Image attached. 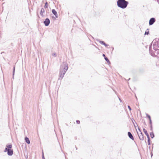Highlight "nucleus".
Segmentation results:
<instances>
[{"label":"nucleus","mask_w":159,"mask_h":159,"mask_svg":"<svg viewBox=\"0 0 159 159\" xmlns=\"http://www.w3.org/2000/svg\"><path fill=\"white\" fill-rule=\"evenodd\" d=\"M15 66H13V72H12V75H13V77L14 75L15 74Z\"/></svg>","instance_id":"obj_14"},{"label":"nucleus","mask_w":159,"mask_h":159,"mask_svg":"<svg viewBox=\"0 0 159 159\" xmlns=\"http://www.w3.org/2000/svg\"><path fill=\"white\" fill-rule=\"evenodd\" d=\"M103 45H104L105 47H107L109 45L108 44H107L105 43Z\"/></svg>","instance_id":"obj_28"},{"label":"nucleus","mask_w":159,"mask_h":159,"mask_svg":"<svg viewBox=\"0 0 159 159\" xmlns=\"http://www.w3.org/2000/svg\"><path fill=\"white\" fill-rule=\"evenodd\" d=\"M136 125H138L136 123Z\"/></svg>","instance_id":"obj_36"},{"label":"nucleus","mask_w":159,"mask_h":159,"mask_svg":"<svg viewBox=\"0 0 159 159\" xmlns=\"http://www.w3.org/2000/svg\"><path fill=\"white\" fill-rule=\"evenodd\" d=\"M149 123L150 125H152V121L151 120H149Z\"/></svg>","instance_id":"obj_22"},{"label":"nucleus","mask_w":159,"mask_h":159,"mask_svg":"<svg viewBox=\"0 0 159 159\" xmlns=\"http://www.w3.org/2000/svg\"><path fill=\"white\" fill-rule=\"evenodd\" d=\"M143 132H144L145 134L146 135L147 138H148L149 137V136L147 132V130L144 128L143 129Z\"/></svg>","instance_id":"obj_11"},{"label":"nucleus","mask_w":159,"mask_h":159,"mask_svg":"<svg viewBox=\"0 0 159 159\" xmlns=\"http://www.w3.org/2000/svg\"><path fill=\"white\" fill-rule=\"evenodd\" d=\"M52 12L55 15L56 18H58V16L57 11L54 9H52Z\"/></svg>","instance_id":"obj_8"},{"label":"nucleus","mask_w":159,"mask_h":159,"mask_svg":"<svg viewBox=\"0 0 159 159\" xmlns=\"http://www.w3.org/2000/svg\"><path fill=\"white\" fill-rule=\"evenodd\" d=\"M102 56L104 57V59L107 61V62L108 64H110L111 63V62L109 61V60L108 59V58L104 54H102Z\"/></svg>","instance_id":"obj_9"},{"label":"nucleus","mask_w":159,"mask_h":159,"mask_svg":"<svg viewBox=\"0 0 159 159\" xmlns=\"http://www.w3.org/2000/svg\"><path fill=\"white\" fill-rule=\"evenodd\" d=\"M131 120H132V121L133 123V124H134V121H135V120H134L133 118H132L131 119Z\"/></svg>","instance_id":"obj_25"},{"label":"nucleus","mask_w":159,"mask_h":159,"mask_svg":"<svg viewBox=\"0 0 159 159\" xmlns=\"http://www.w3.org/2000/svg\"><path fill=\"white\" fill-rule=\"evenodd\" d=\"M137 133L139 137V139L141 140H144V137L143 134L142 132L140 133V134H139L138 131H137Z\"/></svg>","instance_id":"obj_6"},{"label":"nucleus","mask_w":159,"mask_h":159,"mask_svg":"<svg viewBox=\"0 0 159 159\" xmlns=\"http://www.w3.org/2000/svg\"><path fill=\"white\" fill-rule=\"evenodd\" d=\"M144 124L145 125H146V123H145V121H144Z\"/></svg>","instance_id":"obj_32"},{"label":"nucleus","mask_w":159,"mask_h":159,"mask_svg":"<svg viewBox=\"0 0 159 159\" xmlns=\"http://www.w3.org/2000/svg\"><path fill=\"white\" fill-rule=\"evenodd\" d=\"M52 56L56 57L57 56V55L56 53H53Z\"/></svg>","instance_id":"obj_26"},{"label":"nucleus","mask_w":159,"mask_h":159,"mask_svg":"<svg viewBox=\"0 0 159 159\" xmlns=\"http://www.w3.org/2000/svg\"><path fill=\"white\" fill-rule=\"evenodd\" d=\"M149 34V31L146 30L145 33L144 35H148Z\"/></svg>","instance_id":"obj_19"},{"label":"nucleus","mask_w":159,"mask_h":159,"mask_svg":"<svg viewBox=\"0 0 159 159\" xmlns=\"http://www.w3.org/2000/svg\"><path fill=\"white\" fill-rule=\"evenodd\" d=\"M154 44H153V47H154ZM153 49H154V50L155 51H157V49H155V48H154V47H153Z\"/></svg>","instance_id":"obj_31"},{"label":"nucleus","mask_w":159,"mask_h":159,"mask_svg":"<svg viewBox=\"0 0 159 159\" xmlns=\"http://www.w3.org/2000/svg\"><path fill=\"white\" fill-rule=\"evenodd\" d=\"M150 135L151 136V138L152 139H153L155 137L154 134V133H153V132L152 131V132H151L150 133Z\"/></svg>","instance_id":"obj_13"},{"label":"nucleus","mask_w":159,"mask_h":159,"mask_svg":"<svg viewBox=\"0 0 159 159\" xmlns=\"http://www.w3.org/2000/svg\"><path fill=\"white\" fill-rule=\"evenodd\" d=\"M152 155H153L152 153V152L151 154V157H152Z\"/></svg>","instance_id":"obj_33"},{"label":"nucleus","mask_w":159,"mask_h":159,"mask_svg":"<svg viewBox=\"0 0 159 159\" xmlns=\"http://www.w3.org/2000/svg\"><path fill=\"white\" fill-rule=\"evenodd\" d=\"M45 12V10L43 8H42L41 9V11L40 12V14L42 17H43V13Z\"/></svg>","instance_id":"obj_10"},{"label":"nucleus","mask_w":159,"mask_h":159,"mask_svg":"<svg viewBox=\"0 0 159 159\" xmlns=\"http://www.w3.org/2000/svg\"><path fill=\"white\" fill-rule=\"evenodd\" d=\"M42 159H45L44 157V154L43 152H42Z\"/></svg>","instance_id":"obj_24"},{"label":"nucleus","mask_w":159,"mask_h":159,"mask_svg":"<svg viewBox=\"0 0 159 159\" xmlns=\"http://www.w3.org/2000/svg\"><path fill=\"white\" fill-rule=\"evenodd\" d=\"M25 142L28 144H29L30 143V140L27 137H25Z\"/></svg>","instance_id":"obj_12"},{"label":"nucleus","mask_w":159,"mask_h":159,"mask_svg":"<svg viewBox=\"0 0 159 159\" xmlns=\"http://www.w3.org/2000/svg\"><path fill=\"white\" fill-rule=\"evenodd\" d=\"M150 130L151 131H153V127H152V125H150Z\"/></svg>","instance_id":"obj_20"},{"label":"nucleus","mask_w":159,"mask_h":159,"mask_svg":"<svg viewBox=\"0 0 159 159\" xmlns=\"http://www.w3.org/2000/svg\"><path fill=\"white\" fill-rule=\"evenodd\" d=\"M147 30H148V29H147Z\"/></svg>","instance_id":"obj_37"},{"label":"nucleus","mask_w":159,"mask_h":159,"mask_svg":"<svg viewBox=\"0 0 159 159\" xmlns=\"http://www.w3.org/2000/svg\"><path fill=\"white\" fill-rule=\"evenodd\" d=\"M117 2L118 7L122 9L126 8L129 4L128 2L125 0H118Z\"/></svg>","instance_id":"obj_2"},{"label":"nucleus","mask_w":159,"mask_h":159,"mask_svg":"<svg viewBox=\"0 0 159 159\" xmlns=\"http://www.w3.org/2000/svg\"><path fill=\"white\" fill-rule=\"evenodd\" d=\"M146 116L149 119V120H151L150 116L148 114H146Z\"/></svg>","instance_id":"obj_18"},{"label":"nucleus","mask_w":159,"mask_h":159,"mask_svg":"<svg viewBox=\"0 0 159 159\" xmlns=\"http://www.w3.org/2000/svg\"><path fill=\"white\" fill-rule=\"evenodd\" d=\"M76 122L78 124H80V121L79 120H77Z\"/></svg>","instance_id":"obj_27"},{"label":"nucleus","mask_w":159,"mask_h":159,"mask_svg":"<svg viewBox=\"0 0 159 159\" xmlns=\"http://www.w3.org/2000/svg\"><path fill=\"white\" fill-rule=\"evenodd\" d=\"M99 43L101 44L104 45V43L105 42L103 41H100Z\"/></svg>","instance_id":"obj_21"},{"label":"nucleus","mask_w":159,"mask_h":159,"mask_svg":"<svg viewBox=\"0 0 159 159\" xmlns=\"http://www.w3.org/2000/svg\"><path fill=\"white\" fill-rule=\"evenodd\" d=\"M68 69L67 66H61L59 72V78L58 80H61L65 74Z\"/></svg>","instance_id":"obj_1"},{"label":"nucleus","mask_w":159,"mask_h":159,"mask_svg":"<svg viewBox=\"0 0 159 159\" xmlns=\"http://www.w3.org/2000/svg\"><path fill=\"white\" fill-rule=\"evenodd\" d=\"M134 127L135 128V129H136V130H137V129H136V126L134 124Z\"/></svg>","instance_id":"obj_30"},{"label":"nucleus","mask_w":159,"mask_h":159,"mask_svg":"<svg viewBox=\"0 0 159 159\" xmlns=\"http://www.w3.org/2000/svg\"><path fill=\"white\" fill-rule=\"evenodd\" d=\"M151 49H152V46H151V45H150V46L149 47V52L151 54L152 53V50Z\"/></svg>","instance_id":"obj_17"},{"label":"nucleus","mask_w":159,"mask_h":159,"mask_svg":"<svg viewBox=\"0 0 159 159\" xmlns=\"http://www.w3.org/2000/svg\"><path fill=\"white\" fill-rule=\"evenodd\" d=\"M156 21L155 19L154 18H151L149 21V25H153Z\"/></svg>","instance_id":"obj_5"},{"label":"nucleus","mask_w":159,"mask_h":159,"mask_svg":"<svg viewBox=\"0 0 159 159\" xmlns=\"http://www.w3.org/2000/svg\"><path fill=\"white\" fill-rule=\"evenodd\" d=\"M147 138L148 139V145H150L151 144L150 139V137H149L148 138Z\"/></svg>","instance_id":"obj_15"},{"label":"nucleus","mask_w":159,"mask_h":159,"mask_svg":"<svg viewBox=\"0 0 159 159\" xmlns=\"http://www.w3.org/2000/svg\"><path fill=\"white\" fill-rule=\"evenodd\" d=\"M48 2H46L45 3V4L44 6V8H47L48 7Z\"/></svg>","instance_id":"obj_16"},{"label":"nucleus","mask_w":159,"mask_h":159,"mask_svg":"<svg viewBox=\"0 0 159 159\" xmlns=\"http://www.w3.org/2000/svg\"><path fill=\"white\" fill-rule=\"evenodd\" d=\"M75 148H76V150H77V148L76 147V146H75Z\"/></svg>","instance_id":"obj_34"},{"label":"nucleus","mask_w":159,"mask_h":159,"mask_svg":"<svg viewBox=\"0 0 159 159\" xmlns=\"http://www.w3.org/2000/svg\"><path fill=\"white\" fill-rule=\"evenodd\" d=\"M12 147V145L11 144H7L4 152H7V154L8 156H12L13 153V150L11 149Z\"/></svg>","instance_id":"obj_3"},{"label":"nucleus","mask_w":159,"mask_h":159,"mask_svg":"<svg viewBox=\"0 0 159 159\" xmlns=\"http://www.w3.org/2000/svg\"><path fill=\"white\" fill-rule=\"evenodd\" d=\"M128 135L129 138H130L131 139H132V140H134V138L130 132H128Z\"/></svg>","instance_id":"obj_7"},{"label":"nucleus","mask_w":159,"mask_h":159,"mask_svg":"<svg viewBox=\"0 0 159 159\" xmlns=\"http://www.w3.org/2000/svg\"><path fill=\"white\" fill-rule=\"evenodd\" d=\"M138 129L139 130V131L140 132V133L142 132V131H141L140 129L139 128V127H138Z\"/></svg>","instance_id":"obj_29"},{"label":"nucleus","mask_w":159,"mask_h":159,"mask_svg":"<svg viewBox=\"0 0 159 159\" xmlns=\"http://www.w3.org/2000/svg\"><path fill=\"white\" fill-rule=\"evenodd\" d=\"M128 107L129 109V110L130 111H131V107H130V106H129V105L128 106Z\"/></svg>","instance_id":"obj_23"},{"label":"nucleus","mask_w":159,"mask_h":159,"mask_svg":"<svg viewBox=\"0 0 159 159\" xmlns=\"http://www.w3.org/2000/svg\"><path fill=\"white\" fill-rule=\"evenodd\" d=\"M130 80V78H129V79L128 80Z\"/></svg>","instance_id":"obj_35"},{"label":"nucleus","mask_w":159,"mask_h":159,"mask_svg":"<svg viewBox=\"0 0 159 159\" xmlns=\"http://www.w3.org/2000/svg\"><path fill=\"white\" fill-rule=\"evenodd\" d=\"M50 23V20L49 18H46L43 22V23L45 26H47L49 25Z\"/></svg>","instance_id":"obj_4"}]
</instances>
